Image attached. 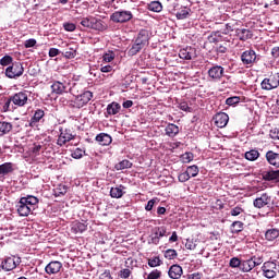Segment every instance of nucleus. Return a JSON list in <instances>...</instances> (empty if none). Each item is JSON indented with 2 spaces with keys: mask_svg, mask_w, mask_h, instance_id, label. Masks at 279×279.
Returning a JSON list of instances; mask_svg holds the SVG:
<instances>
[{
  "mask_svg": "<svg viewBox=\"0 0 279 279\" xmlns=\"http://www.w3.org/2000/svg\"><path fill=\"white\" fill-rule=\"evenodd\" d=\"M147 45H149V31L142 28L138 32L136 38L132 41L131 48L128 51V56L134 57L141 53V51H143Z\"/></svg>",
  "mask_w": 279,
  "mask_h": 279,
  "instance_id": "f257e3e1",
  "label": "nucleus"
},
{
  "mask_svg": "<svg viewBox=\"0 0 279 279\" xmlns=\"http://www.w3.org/2000/svg\"><path fill=\"white\" fill-rule=\"evenodd\" d=\"M260 60V56L256 54V51L254 49H248L242 52L241 54V62L246 66V69H250L254 66Z\"/></svg>",
  "mask_w": 279,
  "mask_h": 279,
  "instance_id": "f03ea898",
  "label": "nucleus"
},
{
  "mask_svg": "<svg viewBox=\"0 0 279 279\" xmlns=\"http://www.w3.org/2000/svg\"><path fill=\"white\" fill-rule=\"evenodd\" d=\"M23 73H25V68H23V63L20 61L13 62L5 69V76L9 77V80H16V77H21Z\"/></svg>",
  "mask_w": 279,
  "mask_h": 279,
  "instance_id": "7ed1b4c3",
  "label": "nucleus"
},
{
  "mask_svg": "<svg viewBox=\"0 0 279 279\" xmlns=\"http://www.w3.org/2000/svg\"><path fill=\"white\" fill-rule=\"evenodd\" d=\"M75 131H73V129L71 128H66L64 130L60 129V134L59 137L57 140V145H59V147H64V145H66V143H71V141H75Z\"/></svg>",
  "mask_w": 279,
  "mask_h": 279,
  "instance_id": "20e7f679",
  "label": "nucleus"
},
{
  "mask_svg": "<svg viewBox=\"0 0 279 279\" xmlns=\"http://www.w3.org/2000/svg\"><path fill=\"white\" fill-rule=\"evenodd\" d=\"M171 232L167 231V227L161 226V227H155L153 229V232L150 234V240L148 241L149 244L151 245H158L160 243V239L165 236H169Z\"/></svg>",
  "mask_w": 279,
  "mask_h": 279,
  "instance_id": "39448f33",
  "label": "nucleus"
},
{
  "mask_svg": "<svg viewBox=\"0 0 279 279\" xmlns=\"http://www.w3.org/2000/svg\"><path fill=\"white\" fill-rule=\"evenodd\" d=\"M263 90H274L275 88H278L279 86V73H274L269 75V77H266L260 83Z\"/></svg>",
  "mask_w": 279,
  "mask_h": 279,
  "instance_id": "423d86ee",
  "label": "nucleus"
},
{
  "mask_svg": "<svg viewBox=\"0 0 279 279\" xmlns=\"http://www.w3.org/2000/svg\"><path fill=\"white\" fill-rule=\"evenodd\" d=\"M90 99H93V92L85 90L81 95L75 96L73 100V108H84Z\"/></svg>",
  "mask_w": 279,
  "mask_h": 279,
  "instance_id": "0eeeda50",
  "label": "nucleus"
},
{
  "mask_svg": "<svg viewBox=\"0 0 279 279\" xmlns=\"http://www.w3.org/2000/svg\"><path fill=\"white\" fill-rule=\"evenodd\" d=\"M134 19L131 11H116L110 15V21L113 23H128Z\"/></svg>",
  "mask_w": 279,
  "mask_h": 279,
  "instance_id": "6e6552de",
  "label": "nucleus"
},
{
  "mask_svg": "<svg viewBox=\"0 0 279 279\" xmlns=\"http://www.w3.org/2000/svg\"><path fill=\"white\" fill-rule=\"evenodd\" d=\"M263 276L271 279L278 276V265L276 262H265L262 266Z\"/></svg>",
  "mask_w": 279,
  "mask_h": 279,
  "instance_id": "1a4fd4ad",
  "label": "nucleus"
},
{
  "mask_svg": "<svg viewBox=\"0 0 279 279\" xmlns=\"http://www.w3.org/2000/svg\"><path fill=\"white\" fill-rule=\"evenodd\" d=\"M11 101L15 108H23V106H27L29 96L27 95V92H19L11 96Z\"/></svg>",
  "mask_w": 279,
  "mask_h": 279,
  "instance_id": "9d476101",
  "label": "nucleus"
},
{
  "mask_svg": "<svg viewBox=\"0 0 279 279\" xmlns=\"http://www.w3.org/2000/svg\"><path fill=\"white\" fill-rule=\"evenodd\" d=\"M19 265H21V257L16 258V256L5 257L1 263V267L4 271H13Z\"/></svg>",
  "mask_w": 279,
  "mask_h": 279,
  "instance_id": "9b49d317",
  "label": "nucleus"
},
{
  "mask_svg": "<svg viewBox=\"0 0 279 279\" xmlns=\"http://www.w3.org/2000/svg\"><path fill=\"white\" fill-rule=\"evenodd\" d=\"M271 204H274V199H271V196L267 193L262 194L253 202L255 208H265V206H271Z\"/></svg>",
  "mask_w": 279,
  "mask_h": 279,
  "instance_id": "f8f14e48",
  "label": "nucleus"
},
{
  "mask_svg": "<svg viewBox=\"0 0 279 279\" xmlns=\"http://www.w3.org/2000/svg\"><path fill=\"white\" fill-rule=\"evenodd\" d=\"M225 71H226V69H223V66L214 65L208 70V76L214 82H219L221 80V77H223Z\"/></svg>",
  "mask_w": 279,
  "mask_h": 279,
  "instance_id": "ddd939ff",
  "label": "nucleus"
},
{
  "mask_svg": "<svg viewBox=\"0 0 279 279\" xmlns=\"http://www.w3.org/2000/svg\"><path fill=\"white\" fill-rule=\"evenodd\" d=\"M45 271H46V274H48V276H56L57 274H60V271H62V264H61V262H58V260L50 262L45 267Z\"/></svg>",
  "mask_w": 279,
  "mask_h": 279,
  "instance_id": "4468645a",
  "label": "nucleus"
},
{
  "mask_svg": "<svg viewBox=\"0 0 279 279\" xmlns=\"http://www.w3.org/2000/svg\"><path fill=\"white\" fill-rule=\"evenodd\" d=\"M179 58H181V60H193L197 58V52L195 48L186 47L179 51Z\"/></svg>",
  "mask_w": 279,
  "mask_h": 279,
  "instance_id": "2eb2a0df",
  "label": "nucleus"
},
{
  "mask_svg": "<svg viewBox=\"0 0 279 279\" xmlns=\"http://www.w3.org/2000/svg\"><path fill=\"white\" fill-rule=\"evenodd\" d=\"M214 121L217 128H226L230 121V117L226 112H218L215 114Z\"/></svg>",
  "mask_w": 279,
  "mask_h": 279,
  "instance_id": "dca6fc26",
  "label": "nucleus"
},
{
  "mask_svg": "<svg viewBox=\"0 0 279 279\" xmlns=\"http://www.w3.org/2000/svg\"><path fill=\"white\" fill-rule=\"evenodd\" d=\"M51 88L56 95H63V93H66V88H69V83L66 81H54Z\"/></svg>",
  "mask_w": 279,
  "mask_h": 279,
  "instance_id": "f3484780",
  "label": "nucleus"
},
{
  "mask_svg": "<svg viewBox=\"0 0 279 279\" xmlns=\"http://www.w3.org/2000/svg\"><path fill=\"white\" fill-rule=\"evenodd\" d=\"M265 158L270 165V167H274L275 169H279V154L274 150H268L265 155Z\"/></svg>",
  "mask_w": 279,
  "mask_h": 279,
  "instance_id": "a211bd4d",
  "label": "nucleus"
},
{
  "mask_svg": "<svg viewBox=\"0 0 279 279\" xmlns=\"http://www.w3.org/2000/svg\"><path fill=\"white\" fill-rule=\"evenodd\" d=\"M16 208H17V214L20 215V217H29V215H32V207L27 206L25 204L24 201H22L20 198L17 205H16Z\"/></svg>",
  "mask_w": 279,
  "mask_h": 279,
  "instance_id": "6ab92c4d",
  "label": "nucleus"
},
{
  "mask_svg": "<svg viewBox=\"0 0 279 279\" xmlns=\"http://www.w3.org/2000/svg\"><path fill=\"white\" fill-rule=\"evenodd\" d=\"M95 141H97L98 145H101V147H108V145L112 144V136L108 133H99L96 135Z\"/></svg>",
  "mask_w": 279,
  "mask_h": 279,
  "instance_id": "aec40b11",
  "label": "nucleus"
},
{
  "mask_svg": "<svg viewBox=\"0 0 279 279\" xmlns=\"http://www.w3.org/2000/svg\"><path fill=\"white\" fill-rule=\"evenodd\" d=\"M20 199L24 202V204L27 205L33 213L34 210H36V206H38V202H39L38 197L34 195H27V196L21 197Z\"/></svg>",
  "mask_w": 279,
  "mask_h": 279,
  "instance_id": "412c9836",
  "label": "nucleus"
},
{
  "mask_svg": "<svg viewBox=\"0 0 279 279\" xmlns=\"http://www.w3.org/2000/svg\"><path fill=\"white\" fill-rule=\"evenodd\" d=\"M182 274H184V271L182 270V266H180L178 264L172 265L168 271L169 278H172V279L182 278Z\"/></svg>",
  "mask_w": 279,
  "mask_h": 279,
  "instance_id": "4be33fe9",
  "label": "nucleus"
},
{
  "mask_svg": "<svg viewBox=\"0 0 279 279\" xmlns=\"http://www.w3.org/2000/svg\"><path fill=\"white\" fill-rule=\"evenodd\" d=\"M235 35L238 36L239 40L242 43H245V40H250L254 34H252V31L247 28H238L235 29Z\"/></svg>",
  "mask_w": 279,
  "mask_h": 279,
  "instance_id": "5701e85b",
  "label": "nucleus"
},
{
  "mask_svg": "<svg viewBox=\"0 0 279 279\" xmlns=\"http://www.w3.org/2000/svg\"><path fill=\"white\" fill-rule=\"evenodd\" d=\"M121 112V105L117 101H112L107 106L106 117H114V114H119Z\"/></svg>",
  "mask_w": 279,
  "mask_h": 279,
  "instance_id": "b1692460",
  "label": "nucleus"
},
{
  "mask_svg": "<svg viewBox=\"0 0 279 279\" xmlns=\"http://www.w3.org/2000/svg\"><path fill=\"white\" fill-rule=\"evenodd\" d=\"M166 136H169L170 138H175V136H178V134H180V126L173 124V123H169L166 129Z\"/></svg>",
  "mask_w": 279,
  "mask_h": 279,
  "instance_id": "393cba45",
  "label": "nucleus"
},
{
  "mask_svg": "<svg viewBox=\"0 0 279 279\" xmlns=\"http://www.w3.org/2000/svg\"><path fill=\"white\" fill-rule=\"evenodd\" d=\"M88 230V226L86 223L74 221L71 227V231L73 234H82V232H86Z\"/></svg>",
  "mask_w": 279,
  "mask_h": 279,
  "instance_id": "a878e982",
  "label": "nucleus"
},
{
  "mask_svg": "<svg viewBox=\"0 0 279 279\" xmlns=\"http://www.w3.org/2000/svg\"><path fill=\"white\" fill-rule=\"evenodd\" d=\"M14 172V163L12 162H4L0 165V178L9 175V173Z\"/></svg>",
  "mask_w": 279,
  "mask_h": 279,
  "instance_id": "bb28decb",
  "label": "nucleus"
},
{
  "mask_svg": "<svg viewBox=\"0 0 279 279\" xmlns=\"http://www.w3.org/2000/svg\"><path fill=\"white\" fill-rule=\"evenodd\" d=\"M45 118V110L43 109H37L35 110L34 116L31 118V128H34L36 123H40V120Z\"/></svg>",
  "mask_w": 279,
  "mask_h": 279,
  "instance_id": "cd10ccee",
  "label": "nucleus"
},
{
  "mask_svg": "<svg viewBox=\"0 0 279 279\" xmlns=\"http://www.w3.org/2000/svg\"><path fill=\"white\" fill-rule=\"evenodd\" d=\"M92 29H96L97 32H106V29H108V25L104 21L94 17L92 22Z\"/></svg>",
  "mask_w": 279,
  "mask_h": 279,
  "instance_id": "c85d7f7f",
  "label": "nucleus"
},
{
  "mask_svg": "<svg viewBox=\"0 0 279 279\" xmlns=\"http://www.w3.org/2000/svg\"><path fill=\"white\" fill-rule=\"evenodd\" d=\"M262 177H263V180H265L266 182L279 180V170L265 171L263 172Z\"/></svg>",
  "mask_w": 279,
  "mask_h": 279,
  "instance_id": "c756f323",
  "label": "nucleus"
},
{
  "mask_svg": "<svg viewBox=\"0 0 279 279\" xmlns=\"http://www.w3.org/2000/svg\"><path fill=\"white\" fill-rule=\"evenodd\" d=\"M13 130V125L8 121H0V136L10 134Z\"/></svg>",
  "mask_w": 279,
  "mask_h": 279,
  "instance_id": "7c9ffc66",
  "label": "nucleus"
},
{
  "mask_svg": "<svg viewBox=\"0 0 279 279\" xmlns=\"http://www.w3.org/2000/svg\"><path fill=\"white\" fill-rule=\"evenodd\" d=\"M125 186L120 185L119 187H111L110 196L114 199H121L123 195H125V191H123Z\"/></svg>",
  "mask_w": 279,
  "mask_h": 279,
  "instance_id": "2f4dec72",
  "label": "nucleus"
},
{
  "mask_svg": "<svg viewBox=\"0 0 279 279\" xmlns=\"http://www.w3.org/2000/svg\"><path fill=\"white\" fill-rule=\"evenodd\" d=\"M254 262L252 258L248 259H242L240 271H243L244 274H247L254 269Z\"/></svg>",
  "mask_w": 279,
  "mask_h": 279,
  "instance_id": "473e14b6",
  "label": "nucleus"
},
{
  "mask_svg": "<svg viewBox=\"0 0 279 279\" xmlns=\"http://www.w3.org/2000/svg\"><path fill=\"white\" fill-rule=\"evenodd\" d=\"M69 192V187L64 184H59L54 190H53V195L54 197H64V194Z\"/></svg>",
  "mask_w": 279,
  "mask_h": 279,
  "instance_id": "72a5a7b5",
  "label": "nucleus"
},
{
  "mask_svg": "<svg viewBox=\"0 0 279 279\" xmlns=\"http://www.w3.org/2000/svg\"><path fill=\"white\" fill-rule=\"evenodd\" d=\"M279 236V230L278 229H268L265 232V239L266 241H276Z\"/></svg>",
  "mask_w": 279,
  "mask_h": 279,
  "instance_id": "f704fd0d",
  "label": "nucleus"
},
{
  "mask_svg": "<svg viewBox=\"0 0 279 279\" xmlns=\"http://www.w3.org/2000/svg\"><path fill=\"white\" fill-rule=\"evenodd\" d=\"M190 15L191 9L189 8H182L175 13L178 21H184V19H189Z\"/></svg>",
  "mask_w": 279,
  "mask_h": 279,
  "instance_id": "c9c22d12",
  "label": "nucleus"
},
{
  "mask_svg": "<svg viewBox=\"0 0 279 279\" xmlns=\"http://www.w3.org/2000/svg\"><path fill=\"white\" fill-rule=\"evenodd\" d=\"M246 160L254 162V160H258L260 158V153L257 149H251L245 153Z\"/></svg>",
  "mask_w": 279,
  "mask_h": 279,
  "instance_id": "e433bc0d",
  "label": "nucleus"
},
{
  "mask_svg": "<svg viewBox=\"0 0 279 279\" xmlns=\"http://www.w3.org/2000/svg\"><path fill=\"white\" fill-rule=\"evenodd\" d=\"M117 171H123V169H132V162L128 159H124L118 162L114 167Z\"/></svg>",
  "mask_w": 279,
  "mask_h": 279,
  "instance_id": "4c0bfd02",
  "label": "nucleus"
},
{
  "mask_svg": "<svg viewBox=\"0 0 279 279\" xmlns=\"http://www.w3.org/2000/svg\"><path fill=\"white\" fill-rule=\"evenodd\" d=\"M148 10L150 12H162V3L160 1H151L148 4Z\"/></svg>",
  "mask_w": 279,
  "mask_h": 279,
  "instance_id": "58836bf2",
  "label": "nucleus"
},
{
  "mask_svg": "<svg viewBox=\"0 0 279 279\" xmlns=\"http://www.w3.org/2000/svg\"><path fill=\"white\" fill-rule=\"evenodd\" d=\"M163 256L167 260H175V258H178V251L168 248L163 252Z\"/></svg>",
  "mask_w": 279,
  "mask_h": 279,
  "instance_id": "ea45409f",
  "label": "nucleus"
},
{
  "mask_svg": "<svg viewBox=\"0 0 279 279\" xmlns=\"http://www.w3.org/2000/svg\"><path fill=\"white\" fill-rule=\"evenodd\" d=\"M232 234H239V232H243V222L242 221H233L231 225Z\"/></svg>",
  "mask_w": 279,
  "mask_h": 279,
  "instance_id": "a19ab883",
  "label": "nucleus"
},
{
  "mask_svg": "<svg viewBox=\"0 0 279 279\" xmlns=\"http://www.w3.org/2000/svg\"><path fill=\"white\" fill-rule=\"evenodd\" d=\"M185 171L190 178H197L199 174V168L196 165L187 167Z\"/></svg>",
  "mask_w": 279,
  "mask_h": 279,
  "instance_id": "79ce46f5",
  "label": "nucleus"
},
{
  "mask_svg": "<svg viewBox=\"0 0 279 279\" xmlns=\"http://www.w3.org/2000/svg\"><path fill=\"white\" fill-rule=\"evenodd\" d=\"M15 108L16 107L12 102V96H10L3 105V110L4 112H12V110H15Z\"/></svg>",
  "mask_w": 279,
  "mask_h": 279,
  "instance_id": "37998d69",
  "label": "nucleus"
},
{
  "mask_svg": "<svg viewBox=\"0 0 279 279\" xmlns=\"http://www.w3.org/2000/svg\"><path fill=\"white\" fill-rule=\"evenodd\" d=\"M13 61H14V59L11 56L5 54L4 57H2L0 59V64H1V66H10V64L11 65L14 64Z\"/></svg>",
  "mask_w": 279,
  "mask_h": 279,
  "instance_id": "c03bdc74",
  "label": "nucleus"
},
{
  "mask_svg": "<svg viewBox=\"0 0 279 279\" xmlns=\"http://www.w3.org/2000/svg\"><path fill=\"white\" fill-rule=\"evenodd\" d=\"M95 16H88V17H84L81 21V25L83 27H87L88 29H93V21H94Z\"/></svg>",
  "mask_w": 279,
  "mask_h": 279,
  "instance_id": "a18cd8bd",
  "label": "nucleus"
},
{
  "mask_svg": "<svg viewBox=\"0 0 279 279\" xmlns=\"http://www.w3.org/2000/svg\"><path fill=\"white\" fill-rule=\"evenodd\" d=\"M245 213V209L241 205L235 206L230 210L231 217H239V215H243Z\"/></svg>",
  "mask_w": 279,
  "mask_h": 279,
  "instance_id": "49530a36",
  "label": "nucleus"
},
{
  "mask_svg": "<svg viewBox=\"0 0 279 279\" xmlns=\"http://www.w3.org/2000/svg\"><path fill=\"white\" fill-rule=\"evenodd\" d=\"M193 153H185L183 155H181L180 160L181 162H183L184 165L189 163V162H193Z\"/></svg>",
  "mask_w": 279,
  "mask_h": 279,
  "instance_id": "de8ad7c7",
  "label": "nucleus"
},
{
  "mask_svg": "<svg viewBox=\"0 0 279 279\" xmlns=\"http://www.w3.org/2000/svg\"><path fill=\"white\" fill-rule=\"evenodd\" d=\"M241 265H242V260L239 259V257H232L229 262V267H232V269H236V267L241 269Z\"/></svg>",
  "mask_w": 279,
  "mask_h": 279,
  "instance_id": "09e8293b",
  "label": "nucleus"
},
{
  "mask_svg": "<svg viewBox=\"0 0 279 279\" xmlns=\"http://www.w3.org/2000/svg\"><path fill=\"white\" fill-rule=\"evenodd\" d=\"M148 265L150 267H160L162 265V260L160 259L159 256H156L151 259H148Z\"/></svg>",
  "mask_w": 279,
  "mask_h": 279,
  "instance_id": "8fccbe9b",
  "label": "nucleus"
},
{
  "mask_svg": "<svg viewBox=\"0 0 279 279\" xmlns=\"http://www.w3.org/2000/svg\"><path fill=\"white\" fill-rule=\"evenodd\" d=\"M197 243H199V241L197 240H186L185 242V247L190 251H193V250H197Z\"/></svg>",
  "mask_w": 279,
  "mask_h": 279,
  "instance_id": "3c124183",
  "label": "nucleus"
},
{
  "mask_svg": "<svg viewBox=\"0 0 279 279\" xmlns=\"http://www.w3.org/2000/svg\"><path fill=\"white\" fill-rule=\"evenodd\" d=\"M241 102V97L239 96H233V97H229L226 100L227 106H236V104Z\"/></svg>",
  "mask_w": 279,
  "mask_h": 279,
  "instance_id": "603ef678",
  "label": "nucleus"
},
{
  "mask_svg": "<svg viewBox=\"0 0 279 279\" xmlns=\"http://www.w3.org/2000/svg\"><path fill=\"white\" fill-rule=\"evenodd\" d=\"M84 154H86V150H82V148H76L71 156L75 159V160H80V158L84 157Z\"/></svg>",
  "mask_w": 279,
  "mask_h": 279,
  "instance_id": "864d4df0",
  "label": "nucleus"
},
{
  "mask_svg": "<svg viewBox=\"0 0 279 279\" xmlns=\"http://www.w3.org/2000/svg\"><path fill=\"white\" fill-rule=\"evenodd\" d=\"M221 38V31L213 32V34L208 37L209 43H219V39Z\"/></svg>",
  "mask_w": 279,
  "mask_h": 279,
  "instance_id": "5fc2aeb1",
  "label": "nucleus"
},
{
  "mask_svg": "<svg viewBox=\"0 0 279 279\" xmlns=\"http://www.w3.org/2000/svg\"><path fill=\"white\" fill-rule=\"evenodd\" d=\"M114 58H116L114 51H108L102 56L104 62H112Z\"/></svg>",
  "mask_w": 279,
  "mask_h": 279,
  "instance_id": "6e6d98bb",
  "label": "nucleus"
},
{
  "mask_svg": "<svg viewBox=\"0 0 279 279\" xmlns=\"http://www.w3.org/2000/svg\"><path fill=\"white\" fill-rule=\"evenodd\" d=\"M63 56H64V58H68V60H71V59L75 58V56H77V51L73 48H69V50L65 51L63 53Z\"/></svg>",
  "mask_w": 279,
  "mask_h": 279,
  "instance_id": "4d7b16f0",
  "label": "nucleus"
},
{
  "mask_svg": "<svg viewBox=\"0 0 279 279\" xmlns=\"http://www.w3.org/2000/svg\"><path fill=\"white\" fill-rule=\"evenodd\" d=\"M160 276H162V271L155 269L148 274L146 279H158V278H160Z\"/></svg>",
  "mask_w": 279,
  "mask_h": 279,
  "instance_id": "13d9d810",
  "label": "nucleus"
},
{
  "mask_svg": "<svg viewBox=\"0 0 279 279\" xmlns=\"http://www.w3.org/2000/svg\"><path fill=\"white\" fill-rule=\"evenodd\" d=\"M251 260L253 262L254 267H258V265H263V256H252Z\"/></svg>",
  "mask_w": 279,
  "mask_h": 279,
  "instance_id": "bf43d9fd",
  "label": "nucleus"
},
{
  "mask_svg": "<svg viewBox=\"0 0 279 279\" xmlns=\"http://www.w3.org/2000/svg\"><path fill=\"white\" fill-rule=\"evenodd\" d=\"M232 32H234V25L231 23H227L225 29H222V32H220V34L228 35Z\"/></svg>",
  "mask_w": 279,
  "mask_h": 279,
  "instance_id": "052dcab7",
  "label": "nucleus"
},
{
  "mask_svg": "<svg viewBox=\"0 0 279 279\" xmlns=\"http://www.w3.org/2000/svg\"><path fill=\"white\" fill-rule=\"evenodd\" d=\"M179 182H189L191 180V177L189 175V172H182L178 175Z\"/></svg>",
  "mask_w": 279,
  "mask_h": 279,
  "instance_id": "680f3d73",
  "label": "nucleus"
},
{
  "mask_svg": "<svg viewBox=\"0 0 279 279\" xmlns=\"http://www.w3.org/2000/svg\"><path fill=\"white\" fill-rule=\"evenodd\" d=\"M119 276H120V278L128 279V278H130V276H132V270L124 268V269L120 270Z\"/></svg>",
  "mask_w": 279,
  "mask_h": 279,
  "instance_id": "e2e57ef3",
  "label": "nucleus"
},
{
  "mask_svg": "<svg viewBox=\"0 0 279 279\" xmlns=\"http://www.w3.org/2000/svg\"><path fill=\"white\" fill-rule=\"evenodd\" d=\"M63 29H65V32H75L76 26L73 23L66 22V23H63Z\"/></svg>",
  "mask_w": 279,
  "mask_h": 279,
  "instance_id": "0e129e2a",
  "label": "nucleus"
},
{
  "mask_svg": "<svg viewBox=\"0 0 279 279\" xmlns=\"http://www.w3.org/2000/svg\"><path fill=\"white\" fill-rule=\"evenodd\" d=\"M36 43L37 41L34 38L27 39L24 43V47H25V49H31V47H36Z\"/></svg>",
  "mask_w": 279,
  "mask_h": 279,
  "instance_id": "69168bd1",
  "label": "nucleus"
},
{
  "mask_svg": "<svg viewBox=\"0 0 279 279\" xmlns=\"http://www.w3.org/2000/svg\"><path fill=\"white\" fill-rule=\"evenodd\" d=\"M179 108L180 110H182L183 112H191V107H189V102L186 101H182L180 105H179Z\"/></svg>",
  "mask_w": 279,
  "mask_h": 279,
  "instance_id": "338daca9",
  "label": "nucleus"
},
{
  "mask_svg": "<svg viewBox=\"0 0 279 279\" xmlns=\"http://www.w3.org/2000/svg\"><path fill=\"white\" fill-rule=\"evenodd\" d=\"M99 279H112L110 270H105L102 274H100Z\"/></svg>",
  "mask_w": 279,
  "mask_h": 279,
  "instance_id": "774afa93",
  "label": "nucleus"
}]
</instances>
